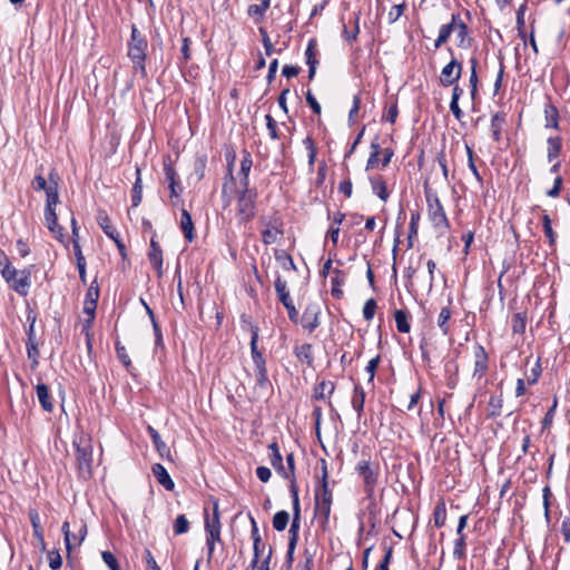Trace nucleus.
<instances>
[{
	"instance_id": "37",
	"label": "nucleus",
	"mask_w": 570,
	"mask_h": 570,
	"mask_svg": "<svg viewBox=\"0 0 570 570\" xmlns=\"http://www.w3.org/2000/svg\"><path fill=\"white\" fill-rule=\"evenodd\" d=\"M546 128H559V110L552 104L544 107Z\"/></svg>"
},
{
	"instance_id": "57",
	"label": "nucleus",
	"mask_w": 570,
	"mask_h": 570,
	"mask_svg": "<svg viewBox=\"0 0 570 570\" xmlns=\"http://www.w3.org/2000/svg\"><path fill=\"white\" fill-rule=\"evenodd\" d=\"M278 234H279L278 229L267 227L262 233V240L265 245L274 244L277 239Z\"/></svg>"
},
{
	"instance_id": "7",
	"label": "nucleus",
	"mask_w": 570,
	"mask_h": 570,
	"mask_svg": "<svg viewBox=\"0 0 570 570\" xmlns=\"http://www.w3.org/2000/svg\"><path fill=\"white\" fill-rule=\"evenodd\" d=\"M76 445V461L81 473L89 475L92 465V450L88 441L80 440Z\"/></svg>"
},
{
	"instance_id": "27",
	"label": "nucleus",
	"mask_w": 570,
	"mask_h": 570,
	"mask_svg": "<svg viewBox=\"0 0 570 570\" xmlns=\"http://www.w3.org/2000/svg\"><path fill=\"white\" fill-rule=\"evenodd\" d=\"M36 393L43 411L51 412L53 410V403L51 401L48 386L45 383H38L36 386Z\"/></svg>"
},
{
	"instance_id": "61",
	"label": "nucleus",
	"mask_w": 570,
	"mask_h": 570,
	"mask_svg": "<svg viewBox=\"0 0 570 570\" xmlns=\"http://www.w3.org/2000/svg\"><path fill=\"white\" fill-rule=\"evenodd\" d=\"M303 144L308 151V164L309 166H313L316 158V148L314 140L312 139V137L308 136L303 140Z\"/></svg>"
},
{
	"instance_id": "19",
	"label": "nucleus",
	"mask_w": 570,
	"mask_h": 570,
	"mask_svg": "<svg viewBox=\"0 0 570 570\" xmlns=\"http://www.w3.org/2000/svg\"><path fill=\"white\" fill-rule=\"evenodd\" d=\"M59 203V193H58V175L55 171H51L49 175V186L46 190V207L56 208V205Z\"/></svg>"
},
{
	"instance_id": "15",
	"label": "nucleus",
	"mask_w": 570,
	"mask_h": 570,
	"mask_svg": "<svg viewBox=\"0 0 570 570\" xmlns=\"http://www.w3.org/2000/svg\"><path fill=\"white\" fill-rule=\"evenodd\" d=\"M148 258L153 267L157 271V276H163V249L159 243L156 240V233L150 238V248L148 252Z\"/></svg>"
},
{
	"instance_id": "45",
	"label": "nucleus",
	"mask_w": 570,
	"mask_h": 570,
	"mask_svg": "<svg viewBox=\"0 0 570 570\" xmlns=\"http://www.w3.org/2000/svg\"><path fill=\"white\" fill-rule=\"evenodd\" d=\"M527 318L523 313H517L511 320V328L515 334H522L525 331Z\"/></svg>"
},
{
	"instance_id": "21",
	"label": "nucleus",
	"mask_w": 570,
	"mask_h": 570,
	"mask_svg": "<svg viewBox=\"0 0 570 570\" xmlns=\"http://www.w3.org/2000/svg\"><path fill=\"white\" fill-rule=\"evenodd\" d=\"M332 502L315 501L314 513L323 530L328 528Z\"/></svg>"
},
{
	"instance_id": "48",
	"label": "nucleus",
	"mask_w": 570,
	"mask_h": 570,
	"mask_svg": "<svg viewBox=\"0 0 570 570\" xmlns=\"http://www.w3.org/2000/svg\"><path fill=\"white\" fill-rule=\"evenodd\" d=\"M97 304L90 302H83V313L88 315V318L83 322V330L88 331L94 322Z\"/></svg>"
},
{
	"instance_id": "18",
	"label": "nucleus",
	"mask_w": 570,
	"mask_h": 570,
	"mask_svg": "<svg viewBox=\"0 0 570 570\" xmlns=\"http://www.w3.org/2000/svg\"><path fill=\"white\" fill-rule=\"evenodd\" d=\"M453 32H455L456 35L458 47L466 49L471 46L469 28L466 23L462 20L460 13H456L455 30Z\"/></svg>"
},
{
	"instance_id": "3",
	"label": "nucleus",
	"mask_w": 570,
	"mask_h": 570,
	"mask_svg": "<svg viewBox=\"0 0 570 570\" xmlns=\"http://www.w3.org/2000/svg\"><path fill=\"white\" fill-rule=\"evenodd\" d=\"M257 191L255 188L240 187L236 197V214L240 223H247L256 214Z\"/></svg>"
},
{
	"instance_id": "26",
	"label": "nucleus",
	"mask_w": 570,
	"mask_h": 570,
	"mask_svg": "<svg viewBox=\"0 0 570 570\" xmlns=\"http://www.w3.org/2000/svg\"><path fill=\"white\" fill-rule=\"evenodd\" d=\"M10 287L21 296L28 295V288L30 287V274L24 271L20 272L19 277H16L13 282L9 283Z\"/></svg>"
},
{
	"instance_id": "52",
	"label": "nucleus",
	"mask_w": 570,
	"mask_h": 570,
	"mask_svg": "<svg viewBox=\"0 0 570 570\" xmlns=\"http://www.w3.org/2000/svg\"><path fill=\"white\" fill-rule=\"evenodd\" d=\"M434 523L438 528H441L445 524L446 520V510L444 503H439L434 509Z\"/></svg>"
},
{
	"instance_id": "32",
	"label": "nucleus",
	"mask_w": 570,
	"mask_h": 570,
	"mask_svg": "<svg viewBox=\"0 0 570 570\" xmlns=\"http://www.w3.org/2000/svg\"><path fill=\"white\" fill-rule=\"evenodd\" d=\"M142 199V180H141V171L139 167H136V180L131 190V204L132 207H137L140 205Z\"/></svg>"
},
{
	"instance_id": "62",
	"label": "nucleus",
	"mask_w": 570,
	"mask_h": 570,
	"mask_svg": "<svg viewBox=\"0 0 570 570\" xmlns=\"http://www.w3.org/2000/svg\"><path fill=\"white\" fill-rule=\"evenodd\" d=\"M48 561H49V567L52 570L59 569L62 564V558L57 550H51L48 552Z\"/></svg>"
},
{
	"instance_id": "60",
	"label": "nucleus",
	"mask_w": 570,
	"mask_h": 570,
	"mask_svg": "<svg viewBox=\"0 0 570 570\" xmlns=\"http://www.w3.org/2000/svg\"><path fill=\"white\" fill-rule=\"evenodd\" d=\"M541 372H542L541 363H540V358H538L537 362L534 363L533 367L531 368L530 374L527 375L528 384H530V385L535 384L541 375Z\"/></svg>"
},
{
	"instance_id": "14",
	"label": "nucleus",
	"mask_w": 570,
	"mask_h": 570,
	"mask_svg": "<svg viewBox=\"0 0 570 570\" xmlns=\"http://www.w3.org/2000/svg\"><path fill=\"white\" fill-rule=\"evenodd\" d=\"M321 309L317 305H308L302 315V326L313 333L320 326Z\"/></svg>"
},
{
	"instance_id": "16",
	"label": "nucleus",
	"mask_w": 570,
	"mask_h": 570,
	"mask_svg": "<svg viewBox=\"0 0 570 570\" xmlns=\"http://www.w3.org/2000/svg\"><path fill=\"white\" fill-rule=\"evenodd\" d=\"M269 462L276 472L285 479H289V474L283 464V456L279 452L277 442H273L268 445Z\"/></svg>"
},
{
	"instance_id": "40",
	"label": "nucleus",
	"mask_w": 570,
	"mask_h": 570,
	"mask_svg": "<svg viewBox=\"0 0 570 570\" xmlns=\"http://www.w3.org/2000/svg\"><path fill=\"white\" fill-rule=\"evenodd\" d=\"M27 355L31 361V368L36 370L39 365V348L36 340H27Z\"/></svg>"
},
{
	"instance_id": "1",
	"label": "nucleus",
	"mask_w": 570,
	"mask_h": 570,
	"mask_svg": "<svg viewBox=\"0 0 570 570\" xmlns=\"http://www.w3.org/2000/svg\"><path fill=\"white\" fill-rule=\"evenodd\" d=\"M148 43L147 40L141 36L136 26L131 27L130 41L128 42V57L132 61L134 69L138 71L141 77L147 76L146 71V50Z\"/></svg>"
},
{
	"instance_id": "28",
	"label": "nucleus",
	"mask_w": 570,
	"mask_h": 570,
	"mask_svg": "<svg viewBox=\"0 0 570 570\" xmlns=\"http://www.w3.org/2000/svg\"><path fill=\"white\" fill-rule=\"evenodd\" d=\"M253 166L252 156L247 150L243 151V158L240 161V187H249V173Z\"/></svg>"
},
{
	"instance_id": "17",
	"label": "nucleus",
	"mask_w": 570,
	"mask_h": 570,
	"mask_svg": "<svg viewBox=\"0 0 570 570\" xmlns=\"http://www.w3.org/2000/svg\"><path fill=\"white\" fill-rule=\"evenodd\" d=\"M147 432L153 441V444L158 452V454L168 461H173L171 453L169 446L161 440L159 433L157 430H155L153 426L147 428Z\"/></svg>"
},
{
	"instance_id": "33",
	"label": "nucleus",
	"mask_w": 570,
	"mask_h": 570,
	"mask_svg": "<svg viewBox=\"0 0 570 570\" xmlns=\"http://www.w3.org/2000/svg\"><path fill=\"white\" fill-rule=\"evenodd\" d=\"M335 390V384L332 381H321L316 384L314 389V397L316 400H325L327 396L332 395Z\"/></svg>"
},
{
	"instance_id": "46",
	"label": "nucleus",
	"mask_w": 570,
	"mask_h": 570,
	"mask_svg": "<svg viewBox=\"0 0 570 570\" xmlns=\"http://www.w3.org/2000/svg\"><path fill=\"white\" fill-rule=\"evenodd\" d=\"M381 154V146L379 142L373 141L371 144V154L366 163V170L373 169L379 164V156Z\"/></svg>"
},
{
	"instance_id": "29",
	"label": "nucleus",
	"mask_w": 570,
	"mask_h": 570,
	"mask_svg": "<svg viewBox=\"0 0 570 570\" xmlns=\"http://www.w3.org/2000/svg\"><path fill=\"white\" fill-rule=\"evenodd\" d=\"M505 124V114L497 112L491 118V132L494 141L501 140V134Z\"/></svg>"
},
{
	"instance_id": "35",
	"label": "nucleus",
	"mask_w": 570,
	"mask_h": 570,
	"mask_svg": "<svg viewBox=\"0 0 570 570\" xmlns=\"http://www.w3.org/2000/svg\"><path fill=\"white\" fill-rule=\"evenodd\" d=\"M547 145H548L547 158H548L549 161H552L561 153V149H562V138L559 137V136L549 137L547 139Z\"/></svg>"
},
{
	"instance_id": "47",
	"label": "nucleus",
	"mask_w": 570,
	"mask_h": 570,
	"mask_svg": "<svg viewBox=\"0 0 570 570\" xmlns=\"http://www.w3.org/2000/svg\"><path fill=\"white\" fill-rule=\"evenodd\" d=\"M294 353L299 360H304L308 364L313 362L312 345L308 343L296 346Z\"/></svg>"
},
{
	"instance_id": "34",
	"label": "nucleus",
	"mask_w": 570,
	"mask_h": 570,
	"mask_svg": "<svg viewBox=\"0 0 570 570\" xmlns=\"http://www.w3.org/2000/svg\"><path fill=\"white\" fill-rule=\"evenodd\" d=\"M0 266H2L1 275L6 279L7 283H11L14 278L20 274L11 263L4 253H2V259H0Z\"/></svg>"
},
{
	"instance_id": "4",
	"label": "nucleus",
	"mask_w": 570,
	"mask_h": 570,
	"mask_svg": "<svg viewBox=\"0 0 570 570\" xmlns=\"http://www.w3.org/2000/svg\"><path fill=\"white\" fill-rule=\"evenodd\" d=\"M424 195L428 206V216L433 227L440 230L449 229L450 222L436 193L430 188H425Z\"/></svg>"
},
{
	"instance_id": "30",
	"label": "nucleus",
	"mask_w": 570,
	"mask_h": 570,
	"mask_svg": "<svg viewBox=\"0 0 570 570\" xmlns=\"http://www.w3.org/2000/svg\"><path fill=\"white\" fill-rule=\"evenodd\" d=\"M345 283V274L341 269H334L333 271V277H332V288L331 294L335 298H341L343 296L342 286Z\"/></svg>"
},
{
	"instance_id": "22",
	"label": "nucleus",
	"mask_w": 570,
	"mask_h": 570,
	"mask_svg": "<svg viewBox=\"0 0 570 570\" xmlns=\"http://www.w3.org/2000/svg\"><path fill=\"white\" fill-rule=\"evenodd\" d=\"M151 471L159 484H161L168 491L174 490L175 483L163 464L155 463L151 466Z\"/></svg>"
},
{
	"instance_id": "31",
	"label": "nucleus",
	"mask_w": 570,
	"mask_h": 570,
	"mask_svg": "<svg viewBox=\"0 0 570 570\" xmlns=\"http://www.w3.org/2000/svg\"><path fill=\"white\" fill-rule=\"evenodd\" d=\"M180 228L185 235V238L188 240V242H193L195 235H194V223L191 220V216L190 214L188 213L187 209H183L181 210V216H180Z\"/></svg>"
},
{
	"instance_id": "53",
	"label": "nucleus",
	"mask_w": 570,
	"mask_h": 570,
	"mask_svg": "<svg viewBox=\"0 0 570 570\" xmlns=\"http://www.w3.org/2000/svg\"><path fill=\"white\" fill-rule=\"evenodd\" d=\"M453 556L455 559H463L465 557V535L461 534L455 540Z\"/></svg>"
},
{
	"instance_id": "58",
	"label": "nucleus",
	"mask_w": 570,
	"mask_h": 570,
	"mask_svg": "<svg viewBox=\"0 0 570 570\" xmlns=\"http://www.w3.org/2000/svg\"><path fill=\"white\" fill-rule=\"evenodd\" d=\"M376 302L374 298H368L363 306V316L366 321H371L374 317L376 311Z\"/></svg>"
},
{
	"instance_id": "8",
	"label": "nucleus",
	"mask_w": 570,
	"mask_h": 570,
	"mask_svg": "<svg viewBox=\"0 0 570 570\" xmlns=\"http://www.w3.org/2000/svg\"><path fill=\"white\" fill-rule=\"evenodd\" d=\"M289 492L293 498V510L294 518L289 528V540L297 544L298 540V531H299V520H301V508H299V498H298V485L297 482H294L289 485Z\"/></svg>"
},
{
	"instance_id": "9",
	"label": "nucleus",
	"mask_w": 570,
	"mask_h": 570,
	"mask_svg": "<svg viewBox=\"0 0 570 570\" xmlns=\"http://www.w3.org/2000/svg\"><path fill=\"white\" fill-rule=\"evenodd\" d=\"M462 73V63L459 62L454 57L446 63L440 75V82L443 87H450L458 82Z\"/></svg>"
},
{
	"instance_id": "59",
	"label": "nucleus",
	"mask_w": 570,
	"mask_h": 570,
	"mask_svg": "<svg viewBox=\"0 0 570 570\" xmlns=\"http://www.w3.org/2000/svg\"><path fill=\"white\" fill-rule=\"evenodd\" d=\"M101 558H102L104 562L106 563V566L110 570H120V566H119L116 557L110 551H102Z\"/></svg>"
},
{
	"instance_id": "38",
	"label": "nucleus",
	"mask_w": 570,
	"mask_h": 570,
	"mask_svg": "<svg viewBox=\"0 0 570 570\" xmlns=\"http://www.w3.org/2000/svg\"><path fill=\"white\" fill-rule=\"evenodd\" d=\"M394 320L396 323V328L400 333H409L411 330V325L409 322L407 312L403 309H396L394 312Z\"/></svg>"
},
{
	"instance_id": "36",
	"label": "nucleus",
	"mask_w": 570,
	"mask_h": 570,
	"mask_svg": "<svg viewBox=\"0 0 570 570\" xmlns=\"http://www.w3.org/2000/svg\"><path fill=\"white\" fill-rule=\"evenodd\" d=\"M371 186L373 193L382 200H387L389 198V191L386 188V183L381 176L371 177L370 178Z\"/></svg>"
},
{
	"instance_id": "24",
	"label": "nucleus",
	"mask_w": 570,
	"mask_h": 570,
	"mask_svg": "<svg viewBox=\"0 0 570 570\" xmlns=\"http://www.w3.org/2000/svg\"><path fill=\"white\" fill-rule=\"evenodd\" d=\"M96 219H97L98 225L104 230V233L110 239H116V237L119 236V233L117 232L116 227L111 224V220H110L108 214L106 213V210H102V209L98 210Z\"/></svg>"
},
{
	"instance_id": "2",
	"label": "nucleus",
	"mask_w": 570,
	"mask_h": 570,
	"mask_svg": "<svg viewBox=\"0 0 570 570\" xmlns=\"http://www.w3.org/2000/svg\"><path fill=\"white\" fill-rule=\"evenodd\" d=\"M258 333L259 328L256 325L250 326V356L253 360L255 373H256V384L261 389L267 387L269 384L268 373L266 367V361L263 353L258 350Z\"/></svg>"
},
{
	"instance_id": "5",
	"label": "nucleus",
	"mask_w": 570,
	"mask_h": 570,
	"mask_svg": "<svg viewBox=\"0 0 570 570\" xmlns=\"http://www.w3.org/2000/svg\"><path fill=\"white\" fill-rule=\"evenodd\" d=\"M355 471L363 480V488L366 497L372 499L379 483L380 465L371 462L370 460L362 459L357 462Z\"/></svg>"
},
{
	"instance_id": "12",
	"label": "nucleus",
	"mask_w": 570,
	"mask_h": 570,
	"mask_svg": "<svg viewBox=\"0 0 570 570\" xmlns=\"http://www.w3.org/2000/svg\"><path fill=\"white\" fill-rule=\"evenodd\" d=\"M473 355H474L473 377H476L480 380L488 372L489 356H488L485 348L480 344H476L474 346Z\"/></svg>"
},
{
	"instance_id": "43",
	"label": "nucleus",
	"mask_w": 570,
	"mask_h": 570,
	"mask_svg": "<svg viewBox=\"0 0 570 570\" xmlns=\"http://www.w3.org/2000/svg\"><path fill=\"white\" fill-rule=\"evenodd\" d=\"M542 225H543L544 235L549 239V245H550V247L553 248L556 246L557 234L552 229L551 219L548 214H544L542 216Z\"/></svg>"
},
{
	"instance_id": "25",
	"label": "nucleus",
	"mask_w": 570,
	"mask_h": 570,
	"mask_svg": "<svg viewBox=\"0 0 570 570\" xmlns=\"http://www.w3.org/2000/svg\"><path fill=\"white\" fill-rule=\"evenodd\" d=\"M455 21H456V13H452L451 21L449 23L442 24L439 30V36L434 41V48H440L443 43H445L451 33L455 30Z\"/></svg>"
},
{
	"instance_id": "6",
	"label": "nucleus",
	"mask_w": 570,
	"mask_h": 570,
	"mask_svg": "<svg viewBox=\"0 0 570 570\" xmlns=\"http://www.w3.org/2000/svg\"><path fill=\"white\" fill-rule=\"evenodd\" d=\"M274 286L278 301L284 305V307L287 311L288 318L294 324H297L299 320L298 311L296 309L294 302L291 297L286 281L282 279L281 276H277L274 282Z\"/></svg>"
},
{
	"instance_id": "13",
	"label": "nucleus",
	"mask_w": 570,
	"mask_h": 570,
	"mask_svg": "<svg viewBox=\"0 0 570 570\" xmlns=\"http://www.w3.org/2000/svg\"><path fill=\"white\" fill-rule=\"evenodd\" d=\"M220 528H222V525H220V520H219L218 502L214 501L212 517L208 514V510L205 509L206 535L220 537Z\"/></svg>"
},
{
	"instance_id": "54",
	"label": "nucleus",
	"mask_w": 570,
	"mask_h": 570,
	"mask_svg": "<svg viewBox=\"0 0 570 570\" xmlns=\"http://www.w3.org/2000/svg\"><path fill=\"white\" fill-rule=\"evenodd\" d=\"M116 353L119 358V361L122 363V365L127 368L130 367L131 361L127 353V350L124 345L120 344V342H116L115 344Z\"/></svg>"
},
{
	"instance_id": "11",
	"label": "nucleus",
	"mask_w": 570,
	"mask_h": 570,
	"mask_svg": "<svg viewBox=\"0 0 570 570\" xmlns=\"http://www.w3.org/2000/svg\"><path fill=\"white\" fill-rule=\"evenodd\" d=\"M315 501L333 503V492L328 485V471L325 460H322V478L321 484L315 489Z\"/></svg>"
},
{
	"instance_id": "51",
	"label": "nucleus",
	"mask_w": 570,
	"mask_h": 570,
	"mask_svg": "<svg viewBox=\"0 0 570 570\" xmlns=\"http://www.w3.org/2000/svg\"><path fill=\"white\" fill-rule=\"evenodd\" d=\"M399 115L397 101L394 100L389 107H386L382 120L394 124Z\"/></svg>"
},
{
	"instance_id": "41",
	"label": "nucleus",
	"mask_w": 570,
	"mask_h": 570,
	"mask_svg": "<svg viewBox=\"0 0 570 570\" xmlns=\"http://www.w3.org/2000/svg\"><path fill=\"white\" fill-rule=\"evenodd\" d=\"M29 519L32 525L33 537L37 540H42L43 529L41 525L39 512L36 509H30Z\"/></svg>"
},
{
	"instance_id": "49",
	"label": "nucleus",
	"mask_w": 570,
	"mask_h": 570,
	"mask_svg": "<svg viewBox=\"0 0 570 570\" xmlns=\"http://www.w3.org/2000/svg\"><path fill=\"white\" fill-rule=\"evenodd\" d=\"M189 531V522L185 514H179L174 522V533L180 535Z\"/></svg>"
},
{
	"instance_id": "63",
	"label": "nucleus",
	"mask_w": 570,
	"mask_h": 570,
	"mask_svg": "<svg viewBox=\"0 0 570 570\" xmlns=\"http://www.w3.org/2000/svg\"><path fill=\"white\" fill-rule=\"evenodd\" d=\"M253 549H254V557H253V560L250 561V568H252V570H255V568L258 567L259 558L264 553L266 546L264 542H259V543H257V546H254Z\"/></svg>"
},
{
	"instance_id": "55",
	"label": "nucleus",
	"mask_w": 570,
	"mask_h": 570,
	"mask_svg": "<svg viewBox=\"0 0 570 570\" xmlns=\"http://www.w3.org/2000/svg\"><path fill=\"white\" fill-rule=\"evenodd\" d=\"M466 155H468V166L470 170L472 171L473 176L479 183H482V177L475 166L474 158H473V150L469 145H465Z\"/></svg>"
},
{
	"instance_id": "20",
	"label": "nucleus",
	"mask_w": 570,
	"mask_h": 570,
	"mask_svg": "<svg viewBox=\"0 0 570 570\" xmlns=\"http://www.w3.org/2000/svg\"><path fill=\"white\" fill-rule=\"evenodd\" d=\"M316 47L317 42L314 38L309 39L306 50L305 58L306 65L308 66V79L312 80L316 72V67L318 65V60L316 58Z\"/></svg>"
},
{
	"instance_id": "50",
	"label": "nucleus",
	"mask_w": 570,
	"mask_h": 570,
	"mask_svg": "<svg viewBox=\"0 0 570 570\" xmlns=\"http://www.w3.org/2000/svg\"><path fill=\"white\" fill-rule=\"evenodd\" d=\"M471 75H470V79H469V82H470V87H471V97L472 99L475 98L476 96V91H478V73H476V65H478V61L476 59H471Z\"/></svg>"
},
{
	"instance_id": "42",
	"label": "nucleus",
	"mask_w": 570,
	"mask_h": 570,
	"mask_svg": "<svg viewBox=\"0 0 570 570\" xmlns=\"http://www.w3.org/2000/svg\"><path fill=\"white\" fill-rule=\"evenodd\" d=\"M489 416L497 417L501 415L502 406H503V396L502 393L498 395H491L489 399Z\"/></svg>"
},
{
	"instance_id": "56",
	"label": "nucleus",
	"mask_w": 570,
	"mask_h": 570,
	"mask_svg": "<svg viewBox=\"0 0 570 570\" xmlns=\"http://www.w3.org/2000/svg\"><path fill=\"white\" fill-rule=\"evenodd\" d=\"M99 299V286L97 281H94L87 289L85 301L97 304Z\"/></svg>"
},
{
	"instance_id": "39",
	"label": "nucleus",
	"mask_w": 570,
	"mask_h": 570,
	"mask_svg": "<svg viewBox=\"0 0 570 570\" xmlns=\"http://www.w3.org/2000/svg\"><path fill=\"white\" fill-rule=\"evenodd\" d=\"M452 312L450 307H443L438 316V326L441 330L443 335H448L450 333L449 321L451 318Z\"/></svg>"
},
{
	"instance_id": "10",
	"label": "nucleus",
	"mask_w": 570,
	"mask_h": 570,
	"mask_svg": "<svg viewBox=\"0 0 570 570\" xmlns=\"http://www.w3.org/2000/svg\"><path fill=\"white\" fill-rule=\"evenodd\" d=\"M164 175L170 189V198H179L183 193V187L180 186L178 174L171 165L169 157L164 160Z\"/></svg>"
},
{
	"instance_id": "64",
	"label": "nucleus",
	"mask_w": 570,
	"mask_h": 570,
	"mask_svg": "<svg viewBox=\"0 0 570 570\" xmlns=\"http://www.w3.org/2000/svg\"><path fill=\"white\" fill-rule=\"evenodd\" d=\"M380 361H381V356L380 355H376L375 357H373L372 360L368 361V363H367V365L365 367V371L370 375L368 383L373 382L376 368H377V366L380 364Z\"/></svg>"
},
{
	"instance_id": "23",
	"label": "nucleus",
	"mask_w": 570,
	"mask_h": 570,
	"mask_svg": "<svg viewBox=\"0 0 570 570\" xmlns=\"http://www.w3.org/2000/svg\"><path fill=\"white\" fill-rule=\"evenodd\" d=\"M351 404L353 410L356 412L357 420H361L364 412L365 391L360 384L354 385Z\"/></svg>"
},
{
	"instance_id": "44",
	"label": "nucleus",
	"mask_w": 570,
	"mask_h": 570,
	"mask_svg": "<svg viewBox=\"0 0 570 570\" xmlns=\"http://www.w3.org/2000/svg\"><path fill=\"white\" fill-rule=\"evenodd\" d=\"M289 521V514L286 511H279L273 517V527L276 531H283L286 529Z\"/></svg>"
}]
</instances>
